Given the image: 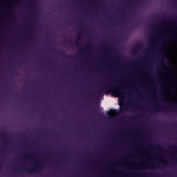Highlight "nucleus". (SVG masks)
I'll return each mask as SVG.
<instances>
[{
    "mask_svg": "<svg viewBox=\"0 0 177 177\" xmlns=\"http://www.w3.org/2000/svg\"><path fill=\"white\" fill-rule=\"evenodd\" d=\"M121 88H124L122 86H114V81H107L104 84H102L97 88L96 92L93 95V97H100L104 93L106 89H109L107 92L113 93L116 92L118 95H124L125 92L121 91Z\"/></svg>",
    "mask_w": 177,
    "mask_h": 177,
    "instance_id": "f257e3e1",
    "label": "nucleus"
},
{
    "mask_svg": "<svg viewBox=\"0 0 177 177\" xmlns=\"http://www.w3.org/2000/svg\"><path fill=\"white\" fill-rule=\"evenodd\" d=\"M41 169V166L36 165L33 167H31L30 169H25V172H28V174H30V172H38Z\"/></svg>",
    "mask_w": 177,
    "mask_h": 177,
    "instance_id": "f03ea898",
    "label": "nucleus"
},
{
    "mask_svg": "<svg viewBox=\"0 0 177 177\" xmlns=\"http://www.w3.org/2000/svg\"><path fill=\"white\" fill-rule=\"evenodd\" d=\"M160 111H169L168 106H157L153 109V113H160Z\"/></svg>",
    "mask_w": 177,
    "mask_h": 177,
    "instance_id": "7ed1b4c3",
    "label": "nucleus"
},
{
    "mask_svg": "<svg viewBox=\"0 0 177 177\" xmlns=\"http://www.w3.org/2000/svg\"><path fill=\"white\" fill-rule=\"evenodd\" d=\"M82 34V32L80 33V36L77 37V39L74 41V43L75 44L77 48H80V39H81V35Z\"/></svg>",
    "mask_w": 177,
    "mask_h": 177,
    "instance_id": "20e7f679",
    "label": "nucleus"
},
{
    "mask_svg": "<svg viewBox=\"0 0 177 177\" xmlns=\"http://www.w3.org/2000/svg\"><path fill=\"white\" fill-rule=\"evenodd\" d=\"M59 55H61L64 57H66L67 59H71V55H67L64 51L62 53H59Z\"/></svg>",
    "mask_w": 177,
    "mask_h": 177,
    "instance_id": "39448f33",
    "label": "nucleus"
},
{
    "mask_svg": "<svg viewBox=\"0 0 177 177\" xmlns=\"http://www.w3.org/2000/svg\"><path fill=\"white\" fill-rule=\"evenodd\" d=\"M128 110V107L127 106H120V113H124Z\"/></svg>",
    "mask_w": 177,
    "mask_h": 177,
    "instance_id": "423d86ee",
    "label": "nucleus"
},
{
    "mask_svg": "<svg viewBox=\"0 0 177 177\" xmlns=\"http://www.w3.org/2000/svg\"><path fill=\"white\" fill-rule=\"evenodd\" d=\"M170 149H171V150H174V151H177V147H176V146L171 147Z\"/></svg>",
    "mask_w": 177,
    "mask_h": 177,
    "instance_id": "0eeeda50",
    "label": "nucleus"
},
{
    "mask_svg": "<svg viewBox=\"0 0 177 177\" xmlns=\"http://www.w3.org/2000/svg\"><path fill=\"white\" fill-rule=\"evenodd\" d=\"M95 113H96V114H98L100 115V117H102V115L100 113H99V112L96 111V110L94 111Z\"/></svg>",
    "mask_w": 177,
    "mask_h": 177,
    "instance_id": "6e6552de",
    "label": "nucleus"
},
{
    "mask_svg": "<svg viewBox=\"0 0 177 177\" xmlns=\"http://www.w3.org/2000/svg\"><path fill=\"white\" fill-rule=\"evenodd\" d=\"M86 48H89V44L86 45Z\"/></svg>",
    "mask_w": 177,
    "mask_h": 177,
    "instance_id": "1a4fd4ad",
    "label": "nucleus"
},
{
    "mask_svg": "<svg viewBox=\"0 0 177 177\" xmlns=\"http://www.w3.org/2000/svg\"><path fill=\"white\" fill-rule=\"evenodd\" d=\"M173 109H176V106H173Z\"/></svg>",
    "mask_w": 177,
    "mask_h": 177,
    "instance_id": "9d476101",
    "label": "nucleus"
},
{
    "mask_svg": "<svg viewBox=\"0 0 177 177\" xmlns=\"http://www.w3.org/2000/svg\"><path fill=\"white\" fill-rule=\"evenodd\" d=\"M83 27L82 26H80V29L82 30Z\"/></svg>",
    "mask_w": 177,
    "mask_h": 177,
    "instance_id": "9b49d317",
    "label": "nucleus"
},
{
    "mask_svg": "<svg viewBox=\"0 0 177 177\" xmlns=\"http://www.w3.org/2000/svg\"><path fill=\"white\" fill-rule=\"evenodd\" d=\"M156 167H158V165H156Z\"/></svg>",
    "mask_w": 177,
    "mask_h": 177,
    "instance_id": "f8f14e48",
    "label": "nucleus"
},
{
    "mask_svg": "<svg viewBox=\"0 0 177 177\" xmlns=\"http://www.w3.org/2000/svg\"><path fill=\"white\" fill-rule=\"evenodd\" d=\"M127 93H129V91H127Z\"/></svg>",
    "mask_w": 177,
    "mask_h": 177,
    "instance_id": "ddd939ff",
    "label": "nucleus"
},
{
    "mask_svg": "<svg viewBox=\"0 0 177 177\" xmlns=\"http://www.w3.org/2000/svg\"><path fill=\"white\" fill-rule=\"evenodd\" d=\"M164 164H167V162H165Z\"/></svg>",
    "mask_w": 177,
    "mask_h": 177,
    "instance_id": "4468645a",
    "label": "nucleus"
},
{
    "mask_svg": "<svg viewBox=\"0 0 177 177\" xmlns=\"http://www.w3.org/2000/svg\"><path fill=\"white\" fill-rule=\"evenodd\" d=\"M171 104H174L171 102Z\"/></svg>",
    "mask_w": 177,
    "mask_h": 177,
    "instance_id": "2eb2a0df",
    "label": "nucleus"
}]
</instances>
